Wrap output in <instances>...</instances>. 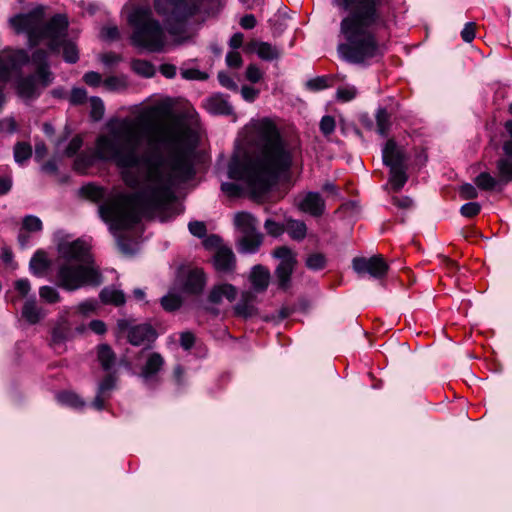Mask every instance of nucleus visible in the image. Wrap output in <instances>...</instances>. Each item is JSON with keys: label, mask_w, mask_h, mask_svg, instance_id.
<instances>
[{"label": "nucleus", "mask_w": 512, "mask_h": 512, "mask_svg": "<svg viewBox=\"0 0 512 512\" xmlns=\"http://www.w3.org/2000/svg\"><path fill=\"white\" fill-rule=\"evenodd\" d=\"M180 74L185 80H199L205 81L209 78V75L206 72L200 71L197 68H189V69H180Z\"/></svg>", "instance_id": "55"}, {"label": "nucleus", "mask_w": 512, "mask_h": 512, "mask_svg": "<svg viewBox=\"0 0 512 512\" xmlns=\"http://www.w3.org/2000/svg\"><path fill=\"white\" fill-rule=\"evenodd\" d=\"M132 70L139 76L151 78L155 75V66L148 60L134 59L131 62Z\"/></svg>", "instance_id": "42"}, {"label": "nucleus", "mask_w": 512, "mask_h": 512, "mask_svg": "<svg viewBox=\"0 0 512 512\" xmlns=\"http://www.w3.org/2000/svg\"><path fill=\"white\" fill-rule=\"evenodd\" d=\"M155 12L164 18L170 34H178L183 25L195 13V8L188 0H154Z\"/></svg>", "instance_id": "7"}, {"label": "nucleus", "mask_w": 512, "mask_h": 512, "mask_svg": "<svg viewBox=\"0 0 512 512\" xmlns=\"http://www.w3.org/2000/svg\"><path fill=\"white\" fill-rule=\"evenodd\" d=\"M29 62L30 56L26 50L5 48L0 52V81H9L12 72H22V67Z\"/></svg>", "instance_id": "13"}, {"label": "nucleus", "mask_w": 512, "mask_h": 512, "mask_svg": "<svg viewBox=\"0 0 512 512\" xmlns=\"http://www.w3.org/2000/svg\"><path fill=\"white\" fill-rule=\"evenodd\" d=\"M336 128V121L331 115H324L319 123L320 132L325 136L331 135Z\"/></svg>", "instance_id": "57"}, {"label": "nucleus", "mask_w": 512, "mask_h": 512, "mask_svg": "<svg viewBox=\"0 0 512 512\" xmlns=\"http://www.w3.org/2000/svg\"><path fill=\"white\" fill-rule=\"evenodd\" d=\"M328 259L322 252L310 253L306 260L305 265L311 271H321L327 267Z\"/></svg>", "instance_id": "43"}, {"label": "nucleus", "mask_w": 512, "mask_h": 512, "mask_svg": "<svg viewBox=\"0 0 512 512\" xmlns=\"http://www.w3.org/2000/svg\"><path fill=\"white\" fill-rule=\"evenodd\" d=\"M32 146L28 142L18 141L13 147V156L17 164L23 165L32 157Z\"/></svg>", "instance_id": "40"}, {"label": "nucleus", "mask_w": 512, "mask_h": 512, "mask_svg": "<svg viewBox=\"0 0 512 512\" xmlns=\"http://www.w3.org/2000/svg\"><path fill=\"white\" fill-rule=\"evenodd\" d=\"M264 228L268 235L272 237H279L285 232V225L268 218L265 220Z\"/></svg>", "instance_id": "56"}, {"label": "nucleus", "mask_w": 512, "mask_h": 512, "mask_svg": "<svg viewBox=\"0 0 512 512\" xmlns=\"http://www.w3.org/2000/svg\"><path fill=\"white\" fill-rule=\"evenodd\" d=\"M134 319H118L117 331L120 334L126 333V339L132 346L146 345L151 348L152 344L159 337V333L154 326L148 322L133 324Z\"/></svg>", "instance_id": "8"}, {"label": "nucleus", "mask_w": 512, "mask_h": 512, "mask_svg": "<svg viewBox=\"0 0 512 512\" xmlns=\"http://www.w3.org/2000/svg\"><path fill=\"white\" fill-rule=\"evenodd\" d=\"M285 231H287L291 239L295 241H302L307 235V226L304 221L288 219Z\"/></svg>", "instance_id": "38"}, {"label": "nucleus", "mask_w": 512, "mask_h": 512, "mask_svg": "<svg viewBox=\"0 0 512 512\" xmlns=\"http://www.w3.org/2000/svg\"><path fill=\"white\" fill-rule=\"evenodd\" d=\"M384 0H332V4L347 15L340 22L345 42L339 43L337 52L350 64L366 65L384 51L373 29L384 22L381 6Z\"/></svg>", "instance_id": "3"}, {"label": "nucleus", "mask_w": 512, "mask_h": 512, "mask_svg": "<svg viewBox=\"0 0 512 512\" xmlns=\"http://www.w3.org/2000/svg\"><path fill=\"white\" fill-rule=\"evenodd\" d=\"M26 34L30 48L38 46L42 40H47V36L43 33V24L37 25V23H35L32 28L26 32Z\"/></svg>", "instance_id": "49"}, {"label": "nucleus", "mask_w": 512, "mask_h": 512, "mask_svg": "<svg viewBox=\"0 0 512 512\" xmlns=\"http://www.w3.org/2000/svg\"><path fill=\"white\" fill-rule=\"evenodd\" d=\"M165 365L163 356L158 352H151L143 366L139 377L149 388H155L160 383L159 373Z\"/></svg>", "instance_id": "15"}, {"label": "nucleus", "mask_w": 512, "mask_h": 512, "mask_svg": "<svg viewBox=\"0 0 512 512\" xmlns=\"http://www.w3.org/2000/svg\"><path fill=\"white\" fill-rule=\"evenodd\" d=\"M54 283L65 292H75L85 287L100 286L103 275L97 265L60 263Z\"/></svg>", "instance_id": "6"}, {"label": "nucleus", "mask_w": 512, "mask_h": 512, "mask_svg": "<svg viewBox=\"0 0 512 512\" xmlns=\"http://www.w3.org/2000/svg\"><path fill=\"white\" fill-rule=\"evenodd\" d=\"M88 99L87 91L82 87H74L71 90L69 102L73 106H79L86 103Z\"/></svg>", "instance_id": "54"}, {"label": "nucleus", "mask_w": 512, "mask_h": 512, "mask_svg": "<svg viewBox=\"0 0 512 512\" xmlns=\"http://www.w3.org/2000/svg\"><path fill=\"white\" fill-rule=\"evenodd\" d=\"M221 191L231 198H240L244 195V188L235 182H223Z\"/></svg>", "instance_id": "53"}, {"label": "nucleus", "mask_w": 512, "mask_h": 512, "mask_svg": "<svg viewBox=\"0 0 512 512\" xmlns=\"http://www.w3.org/2000/svg\"><path fill=\"white\" fill-rule=\"evenodd\" d=\"M162 308L167 312H175L183 305V299L178 294L168 293L160 299Z\"/></svg>", "instance_id": "47"}, {"label": "nucleus", "mask_w": 512, "mask_h": 512, "mask_svg": "<svg viewBox=\"0 0 512 512\" xmlns=\"http://www.w3.org/2000/svg\"><path fill=\"white\" fill-rule=\"evenodd\" d=\"M263 242V235L256 231L245 233V235L239 240L238 251L240 253H256Z\"/></svg>", "instance_id": "30"}, {"label": "nucleus", "mask_w": 512, "mask_h": 512, "mask_svg": "<svg viewBox=\"0 0 512 512\" xmlns=\"http://www.w3.org/2000/svg\"><path fill=\"white\" fill-rule=\"evenodd\" d=\"M63 50L62 57L66 63L75 64L79 60V49L77 45L70 39L61 40L60 50Z\"/></svg>", "instance_id": "39"}, {"label": "nucleus", "mask_w": 512, "mask_h": 512, "mask_svg": "<svg viewBox=\"0 0 512 512\" xmlns=\"http://www.w3.org/2000/svg\"><path fill=\"white\" fill-rule=\"evenodd\" d=\"M192 148H179L170 157V171L164 173L162 168L167 164L164 156L162 164L145 166L148 169L149 180L156 183L148 191L143 190L124 196L128 209H122L117 202H109L100 205L99 214L105 222H111L110 229L123 231L132 229L139 224L143 217H151L157 212L161 222L173 219L181 211L172 206L176 200L173 186L176 181L188 182L196 175L192 159Z\"/></svg>", "instance_id": "1"}, {"label": "nucleus", "mask_w": 512, "mask_h": 512, "mask_svg": "<svg viewBox=\"0 0 512 512\" xmlns=\"http://www.w3.org/2000/svg\"><path fill=\"white\" fill-rule=\"evenodd\" d=\"M21 230L28 233L40 232L43 230L41 219L35 215H26L22 219Z\"/></svg>", "instance_id": "51"}, {"label": "nucleus", "mask_w": 512, "mask_h": 512, "mask_svg": "<svg viewBox=\"0 0 512 512\" xmlns=\"http://www.w3.org/2000/svg\"><path fill=\"white\" fill-rule=\"evenodd\" d=\"M100 301L105 305L123 306L126 303V295L122 290L103 288L99 293Z\"/></svg>", "instance_id": "33"}, {"label": "nucleus", "mask_w": 512, "mask_h": 512, "mask_svg": "<svg viewBox=\"0 0 512 512\" xmlns=\"http://www.w3.org/2000/svg\"><path fill=\"white\" fill-rule=\"evenodd\" d=\"M245 75L247 80L253 84L258 83L263 77L261 70L256 64H249Z\"/></svg>", "instance_id": "64"}, {"label": "nucleus", "mask_w": 512, "mask_h": 512, "mask_svg": "<svg viewBox=\"0 0 512 512\" xmlns=\"http://www.w3.org/2000/svg\"><path fill=\"white\" fill-rule=\"evenodd\" d=\"M459 195L462 199L473 200L478 197V191L474 185L464 183L459 187Z\"/></svg>", "instance_id": "62"}, {"label": "nucleus", "mask_w": 512, "mask_h": 512, "mask_svg": "<svg viewBox=\"0 0 512 512\" xmlns=\"http://www.w3.org/2000/svg\"><path fill=\"white\" fill-rule=\"evenodd\" d=\"M481 212V205L478 202H468L461 206L460 214L466 218H474Z\"/></svg>", "instance_id": "58"}, {"label": "nucleus", "mask_w": 512, "mask_h": 512, "mask_svg": "<svg viewBox=\"0 0 512 512\" xmlns=\"http://www.w3.org/2000/svg\"><path fill=\"white\" fill-rule=\"evenodd\" d=\"M180 139L175 134H169L159 137L154 141H150V151L139 155L135 145L129 142L121 144L115 138L100 136L96 142V150L94 153H79L73 163V169L82 172L94 165L96 160L113 161L116 166L122 169V179L130 188H137L140 185L139 177L131 171L140 166H159L164 160V155L159 144L167 147H175L179 144Z\"/></svg>", "instance_id": "4"}, {"label": "nucleus", "mask_w": 512, "mask_h": 512, "mask_svg": "<svg viewBox=\"0 0 512 512\" xmlns=\"http://www.w3.org/2000/svg\"><path fill=\"white\" fill-rule=\"evenodd\" d=\"M30 61L35 65V70L33 72L37 73L45 83L50 79H55L54 73L51 71L48 52L46 50H34L30 56Z\"/></svg>", "instance_id": "22"}, {"label": "nucleus", "mask_w": 512, "mask_h": 512, "mask_svg": "<svg viewBox=\"0 0 512 512\" xmlns=\"http://www.w3.org/2000/svg\"><path fill=\"white\" fill-rule=\"evenodd\" d=\"M54 80L50 79L44 82L37 73L31 72L23 74L17 73L13 81V88L16 96L22 100L26 105L38 100L44 89L49 87Z\"/></svg>", "instance_id": "9"}, {"label": "nucleus", "mask_w": 512, "mask_h": 512, "mask_svg": "<svg viewBox=\"0 0 512 512\" xmlns=\"http://www.w3.org/2000/svg\"><path fill=\"white\" fill-rule=\"evenodd\" d=\"M213 265L218 272L230 273L236 268V258L228 247H219L213 256Z\"/></svg>", "instance_id": "24"}, {"label": "nucleus", "mask_w": 512, "mask_h": 512, "mask_svg": "<svg viewBox=\"0 0 512 512\" xmlns=\"http://www.w3.org/2000/svg\"><path fill=\"white\" fill-rule=\"evenodd\" d=\"M334 77L330 75H322L312 78L306 82V88L310 91H321L333 85Z\"/></svg>", "instance_id": "44"}, {"label": "nucleus", "mask_w": 512, "mask_h": 512, "mask_svg": "<svg viewBox=\"0 0 512 512\" xmlns=\"http://www.w3.org/2000/svg\"><path fill=\"white\" fill-rule=\"evenodd\" d=\"M52 262L44 249H37L29 261V272L38 278L45 276L51 268Z\"/></svg>", "instance_id": "26"}, {"label": "nucleus", "mask_w": 512, "mask_h": 512, "mask_svg": "<svg viewBox=\"0 0 512 512\" xmlns=\"http://www.w3.org/2000/svg\"><path fill=\"white\" fill-rule=\"evenodd\" d=\"M132 27L131 42L134 46L151 52H160L165 43V33L160 22L153 17L151 7L136 5L127 16Z\"/></svg>", "instance_id": "5"}, {"label": "nucleus", "mask_w": 512, "mask_h": 512, "mask_svg": "<svg viewBox=\"0 0 512 512\" xmlns=\"http://www.w3.org/2000/svg\"><path fill=\"white\" fill-rule=\"evenodd\" d=\"M235 224L241 228L244 233L256 231L255 218L247 212H239L235 216Z\"/></svg>", "instance_id": "46"}, {"label": "nucleus", "mask_w": 512, "mask_h": 512, "mask_svg": "<svg viewBox=\"0 0 512 512\" xmlns=\"http://www.w3.org/2000/svg\"><path fill=\"white\" fill-rule=\"evenodd\" d=\"M118 249L126 255H132L133 249L131 246L130 238L125 234H119L116 238Z\"/></svg>", "instance_id": "63"}, {"label": "nucleus", "mask_w": 512, "mask_h": 512, "mask_svg": "<svg viewBox=\"0 0 512 512\" xmlns=\"http://www.w3.org/2000/svg\"><path fill=\"white\" fill-rule=\"evenodd\" d=\"M217 78L222 87H224L230 91H233V92L238 91L237 83L233 80V78L228 73H226L224 71H220L218 73Z\"/></svg>", "instance_id": "61"}, {"label": "nucleus", "mask_w": 512, "mask_h": 512, "mask_svg": "<svg viewBox=\"0 0 512 512\" xmlns=\"http://www.w3.org/2000/svg\"><path fill=\"white\" fill-rule=\"evenodd\" d=\"M79 192L82 197L89 199L93 202H99L105 196V191L102 187L96 186L91 183L83 185L80 188Z\"/></svg>", "instance_id": "45"}, {"label": "nucleus", "mask_w": 512, "mask_h": 512, "mask_svg": "<svg viewBox=\"0 0 512 512\" xmlns=\"http://www.w3.org/2000/svg\"><path fill=\"white\" fill-rule=\"evenodd\" d=\"M181 290L183 293L192 296L201 295L207 283V277L202 268H192L186 275L181 277Z\"/></svg>", "instance_id": "16"}, {"label": "nucleus", "mask_w": 512, "mask_h": 512, "mask_svg": "<svg viewBox=\"0 0 512 512\" xmlns=\"http://www.w3.org/2000/svg\"><path fill=\"white\" fill-rule=\"evenodd\" d=\"M297 208L312 217L318 218L325 213L326 203L319 192H307L296 204Z\"/></svg>", "instance_id": "17"}, {"label": "nucleus", "mask_w": 512, "mask_h": 512, "mask_svg": "<svg viewBox=\"0 0 512 512\" xmlns=\"http://www.w3.org/2000/svg\"><path fill=\"white\" fill-rule=\"evenodd\" d=\"M57 251L62 263L96 265L90 246L81 238L71 242L60 240Z\"/></svg>", "instance_id": "10"}, {"label": "nucleus", "mask_w": 512, "mask_h": 512, "mask_svg": "<svg viewBox=\"0 0 512 512\" xmlns=\"http://www.w3.org/2000/svg\"><path fill=\"white\" fill-rule=\"evenodd\" d=\"M83 143V137L81 135H75L65 148L64 155L68 158L77 156L83 146Z\"/></svg>", "instance_id": "52"}, {"label": "nucleus", "mask_w": 512, "mask_h": 512, "mask_svg": "<svg viewBox=\"0 0 512 512\" xmlns=\"http://www.w3.org/2000/svg\"><path fill=\"white\" fill-rule=\"evenodd\" d=\"M505 157H501L496 162V168L500 183L507 185L512 181V142L503 144Z\"/></svg>", "instance_id": "23"}, {"label": "nucleus", "mask_w": 512, "mask_h": 512, "mask_svg": "<svg viewBox=\"0 0 512 512\" xmlns=\"http://www.w3.org/2000/svg\"><path fill=\"white\" fill-rule=\"evenodd\" d=\"M11 27L17 34L26 33L36 23V17L32 13H19L9 20Z\"/></svg>", "instance_id": "32"}, {"label": "nucleus", "mask_w": 512, "mask_h": 512, "mask_svg": "<svg viewBox=\"0 0 512 512\" xmlns=\"http://www.w3.org/2000/svg\"><path fill=\"white\" fill-rule=\"evenodd\" d=\"M116 376L108 372L100 381L96 395L91 401L90 406L97 412H101L105 408L106 402L111 398L112 391L116 387Z\"/></svg>", "instance_id": "18"}, {"label": "nucleus", "mask_w": 512, "mask_h": 512, "mask_svg": "<svg viewBox=\"0 0 512 512\" xmlns=\"http://www.w3.org/2000/svg\"><path fill=\"white\" fill-rule=\"evenodd\" d=\"M376 132L382 136L387 137L389 135L392 123L391 114L385 107H378L375 113Z\"/></svg>", "instance_id": "36"}, {"label": "nucleus", "mask_w": 512, "mask_h": 512, "mask_svg": "<svg viewBox=\"0 0 512 512\" xmlns=\"http://www.w3.org/2000/svg\"><path fill=\"white\" fill-rule=\"evenodd\" d=\"M188 229L193 236L200 239L204 238L207 234V227L203 221H190L188 223Z\"/></svg>", "instance_id": "59"}, {"label": "nucleus", "mask_w": 512, "mask_h": 512, "mask_svg": "<svg viewBox=\"0 0 512 512\" xmlns=\"http://www.w3.org/2000/svg\"><path fill=\"white\" fill-rule=\"evenodd\" d=\"M68 27L69 22L65 14H55L43 24V33L47 36L46 46L51 54L60 53L61 40L68 37Z\"/></svg>", "instance_id": "12"}, {"label": "nucleus", "mask_w": 512, "mask_h": 512, "mask_svg": "<svg viewBox=\"0 0 512 512\" xmlns=\"http://www.w3.org/2000/svg\"><path fill=\"white\" fill-rule=\"evenodd\" d=\"M58 401L62 405H65L76 410L81 409L86 405L85 401L80 397V395L71 391H63L59 393Z\"/></svg>", "instance_id": "41"}, {"label": "nucleus", "mask_w": 512, "mask_h": 512, "mask_svg": "<svg viewBox=\"0 0 512 512\" xmlns=\"http://www.w3.org/2000/svg\"><path fill=\"white\" fill-rule=\"evenodd\" d=\"M352 267L359 276L368 274L375 279H383L389 271V265L382 255L355 257L352 260Z\"/></svg>", "instance_id": "14"}, {"label": "nucleus", "mask_w": 512, "mask_h": 512, "mask_svg": "<svg viewBox=\"0 0 512 512\" xmlns=\"http://www.w3.org/2000/svg\"><path fill=\"white\" fill-rule=\"evenodd\" d=\"M249 280L252 284L254 292L263 293L268 288L270 272L261 264L255 265L251 270Z\"/></svg>", "instance_id": "27"}, {"label": "nucleus", "mask_w": 512, "mask_h": 512, "mask_svg": "<svg viewBox=\"0 0 512 512\" xmlns=\"http://www.w3.org/2000/svg\"><path fill=\"white\" fill-rule=\"evenodd\" d=\"M258 133L260 154L256 157L247 153L233 154L227 175L232 180L244 181L253 195H264L278 183L282 174L291 169L293 156L272 120L264 118Z\"/></svg>", "instance_id": "2"}, {"label": "nucleus", "mask_w": 512, "mask_h": 512, "mask_svg": "<svg viewBox=\"0 0 512 512\" xmlns=\"http://www.w3.org/2000/svg\"><path fill=\"white\" fill-rule=\"evenodd\" d=\"M357 90L352 87H340L337 89L336 98L341 102H349L356 97Z\"/></svg>", "instance_id": "60"}, {"label": "nucleus", "mask_w": 512, "mask_h": 512, "mask_svg": "<svg viewBox=\"0 0 512 512\" xmlns=\"http://www.w3.org/2000/svg\"><path fill=\"white\" fill-rule=\"evenodd\" d=\"M237 295L238 289L233 284L218 283L210 289L207 295V301L213 305H220L224 298L229 302L235 301Z\"/></svg>", "instance_id": "20"}, {"label": "nucleus", "mask_w": 512, "mask_h": 512, "mask_svg": "<svg viewBox=\"0 0 512 512\" xmlns=\"http://www.w3.org/2000/svg\"><path fill=\"white\" fill-rule=\"evenodd\" d=\"M39 296L48 304H56L61 301V296L56 287L44 285L39 288Z\"/></svg>", "instance_id": "48"}, {"label": "nucleus", "mask_w": 512, "mask_h": 512, "mask_svg": "<svg viewBox=\"0 0 512 512\" xmlns=\"http://www.w3.org/2000/svg\"><path fill=\"white\" fill-rule=\"evenodd\" d=\"M248 50L255 51L264 61H273L280 57L279 50L268 42L252 40L248 43Z\"/></svg>", "instance_id": "28"}, {"label": "nucleus", "mask_w": 512, "mask_h": 512, "mask_svg": "<svg viewBox=\"0 0 512 512\" xmlns=\"http://www.w3.org/2000/svg\"><path fill=\"white\" fill-rule=\"evenodd\" d=\"M407 165L389 168V183L394 192H400L408 181Z\"/></svg>", "instance_id": "35"}, {"label": "nucleus", "mask_w": 512, "mask_h": 512, "mask_svg": "<svg viewBox=\"0 0 512 512\" xmlns=\"http://www.w3.org/2000/svg\"><path fill=\"white\" fill-rule=\"evenodd\" d=\"M272 256L280 260L274 271L278 287L287 290L290 288L292 274L298 263L296 253L290 247L282 245L273 250Z\"/></svg>", "instance_id": "11"}, {"label": "nucleus", "mask_w": 512, "mask_h": 512, "mask_svg": "<svg viewBox=\"0 0 512 512\" xmlns=\"http://www.w3.org/2000/svg\"><path fill=\"white\" fill-rule=\"evenodd\" d=\"M72 336V328L65 318L60 319L51 329V346L65 343Z\"/></svg>", "instance_id": "29"}, {"label": "nucleus", "mask_w": 512, "mask_h": 512, "mask_svg": "<svg viewBox=\"0 0 512 512\" xmlns=\"http://www.w3.org/2000/svg\"><path fill=\"white\" fill-rule=\"evenodd\" d=\"M22 317L31 325H35L43 318L41 309L37 306L35 296L28 298L22 307Z\"/></svg>", "instance_id": "34"}, {"label": "nucleus", "mask_w": 512, "mask_h": 512, "mask_svg": "<svg viewBox=\"0 0 512 512\" xmlns=\"http://www.w3.org/2000/svg\"><path fill=\"white\" fill-rule=\"evenodd\" d=\"M97 359L101 368L106 372H110L116 364V354L107 343H102L97 346Z\"/></svg>", "instance_id": "31"}, {"label": "nucleus", "mask_w": 512, "mask_h": 512, "mask_svg": "<svg viewBox=\"0 0 512 512\" xmlns=\"http://www.w3.org/2000/svg\"><path fill=\"white\" fill-rule=\"evenodd\" d=\"M257 296L253 291H243L239 302L233 307L235 316L249 319L258 314V308L254 305Z\"/></svg>", "instance_id": "21"}, {"label": "nucleus", "mask_w": 512, "mask_h": 512, "mask_svg": "<svg viewBox=\"0 0 512 512\" xmlns=\"http://www.w3.org/2000/svg\"><path fill=\"white\" fill-rule=\"evenodd\" d=\"M406 154L404 150L398 147V144L394 138H390L386 141L382 148V161L383 164L388 167H399L406 165Z\"/></svg>", "instance_id": "19"}, {"label": "nucleus", "mask_w": 512, "mask_h": 512, "mask_svg": "<svg viewBox=\"0 0 512 512\" xmlns=\"http://www.w3.org/2000/svg\"><path fill=\"white\" fill-rule=\"evenodd\" d=\"M475 185L482 191H494L498 186H504L500 179L494 178L489 172H480L474 179Z\"/></svg>", "instance_id": "37"}, {"label": "nucleus", "mask_w": 512, "mask_h": 512, "mask_svg": "<svg viewBox=\"0 0 512 512\" xmlns=\"http://www.w3.org/2000/svg\"><path fill=\"white\" fill-rule=\"evenodd\" d=\"M89 101L91 106L90 118L92 121L98 122L103 118L105 113L104 102L100 97L97 96L90 97Z\"/></svg>", "instance_id": "50"}, {"label": "nucleus", "mask_w": 512, "mask_h": 512, "mask_svg": "<svg viewBox=\"0 0 512 512\" xmlns=\"http://www.w3.org/2000/svg\"><path fill=\"white\" fill-rule=\"evenodd\" d=\"M205 107L210 114L216 116H229L234 113L233 106L228 101V96L222 93L211 95L206 100Z\"/></svg>", "instance_id": "25"}]
</instances>
